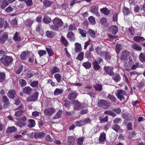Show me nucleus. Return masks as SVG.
Wrapping results in <instances>:
<instances>
[{"mask_svg": "<svg viewBox=\"0 0 145 145\" xmlns=\"http://www.w3.org/2000/svg\"><path fill=\"white\" fill-rule=\"evenodd\" d=\"M101 12L105 15H108L110 13V10L107 8H103L100 9Z\"/></svg>", "mask_w": 145, "mask_h": 145, "instance_id": "nucleus-33", "label": "nucleus"}, {"mask_svg": "<svg viewBox=\"0 0 145 145\" xmlns=\"http://www.w3.org/2000/svg\"><path fill=\"white\" fill-rule=\"evenodd\" d=\"M84 140V138L83 137L78 138L77 142V145H82Z\"/></svg>", "mask_w": 145, "mask_h": 145, "instance_id": "nucleus-54", "label": "nucleus"}, {"mask_svg": "<svg viewBox=\"0 0 145 145\" xmlns=\"http://www.w3.org/2000/svg\"><path fill=\"white\" fill-rule=\"evenodd\" d=\"M27 51V52L25 51L23 52L20 55V57L22 60H25L26 59L28 55V51Z\"/></svg>", "mask_w": 145, "mask_h": 145, "instance_id": "nucleus-24", "label": "nucleus"}, {"mask_svg": "<svg viewBox=\"0 0 145 145\" xmlns=\"http://www.w3.org/2000/svg\"><path fill=\"white\" fill-rule=\"evenodd\" d=\"M88 33L89 36L91 38H95V32L91 29H89L88 31Z\"/></svg>", "mask_w": 145, "mask_h": 145, "instance_id": "nucleus-34", "label": "nucleus"}, {"mask_svg": "<svg viewBox=\"0 0 145 145\" xmlns=\"http://www.w3.org/2000/svg\"><path fill=\"white\" fill-rule=\"evenodd\" d=\"M7 95L10 99H14L16 95V92L14 89L10 90L7 93Z\"/></svg>", "mask_w": 145, "mask_h": 145, "instance_id": "nucleus-15", "label": "nucleus"}, {"mask_svg": "<svg viewBox=\"0 0 145 145\" xmlns=\"http://www.w3.org/2000/svg\"><path fill=\"white\" fill-rule=\"evenodd\" d=\"M54 78L56 79L57 83L60 82L61 79V76L60 74L57 73L54 75Z\"/></svg>", "mask_w": 145, "mask_h": 145, "instance_id": "nucleus-39", "label": "nucleus"}, {"mask_svg": "<svg viewBox=\"0 0 145 145\" xmlns=\"http://www.w3.org/2000/svg\"><path fill=\"white\" fill-rule=\"evenodd\" d=\"M131 47L133 49L137 51H140L142 49V47L136 44H132Z\"/></svg>", "mask_w": 145, "mask_h": 145, "instance_id": "nucleus-37", "label": "nucleus"}, {"mask_svg": "<svg viewBox=\"0 0 145 145\" xmlns=\"http://www.w3.org/2000/svg\"><path fill=\"white\" fill-rule=\"evenodd\" d=\"M55 109L53 108H46L44 110V113L47 116H50L55 112Z\"/></svg>", "mask_w": 145, "mask_h": 145, "instance_id": "nucleus-9", "label": "nucleus"}, {"mask_svg": "<svg viewBox=\"0 0 145 145\" xmlns=\"http://www.w3.org/2000/svg\"><path fill=\"white\" fill-rule=\"evenodd\" d=\"M9 4L7 0H3L1 6V8L2 9H4L7 7Z\"/></svg>", "mask_w": 145, "mask_h": 145, "instance_id": "nucleus-45", "label": "nucleus"}, {"mask_svg": "<svg viewBox=\"0 0 145 145\" xmlns=\"http://www.w3.org/2000/svg\"><path fill=\"white\" fill-rule=\"evenodd\" d=\"M61 42L63 44L64 46L65 47H67V45L69 44V43L67 40L63 36H62L61 37L60 39Z\"/></svg>", "mask_w": 145, "mask_h": 145, "instance_id": "nucleus-41", "label": "nucleus"}, {"mask_svg": "<svg viewBox=\"0 0 145 145\" xmlns=\"http://www.w3.org/2000/svg\"><path fill=\"white\" fill-rule=\"evenodd\" d=\"M112 79L114 80L116 82H118L120 81L121 78L120 75L118 74H116L113 75Z\"/></svg>", "mask_w": 145, "mask_h": 145, "instance_id": "nucleus-30", "label": "nucleus"}, {"mask_svg": "<svg viewBox=\"0 0 145 145\" xmlns=\"http://www.w3.org/2000/svg\"><path fill=\"white\" fill-rule=\"evenodd\" d=\"M82 108L81 104L78 102L75 105L74 108V109L76 110H80Z\"/></svg>", "mask_w": 145, "mask_h": 145, "instance_id": "nucleus-50", "label": "nucleus"}, {"mask_svg": "<svg viewBox=\"0 0 145 145\" xmlns=\"http://www.w3.org/2000/svg\"><path fill=\"white\" fill-rule=\"evenodd\" d=\"M2 102L4 103L3 106L4 108H7L10 104L9 99L6 95H4L2 97Z\"/></svg>", "mask_w": 145, "mask_h": 145, "instance_id": "nucleus-11", "label": "nucleus"}, {"mask_svg": "<svg viewBox=\"0 0 145 145\" xmlns=\"http://www.w3.org/2000/svg\"><path fill=\"white\" fill-rule=\"evenodd\" d=\"M128 31L130 35L133 36L134 35L135 33V31L133 27H132L129 28L128 29Z\"/></svg>", "mask_w": 145, "mask_h": 145, "instance_id": "nucleus-64", "label": "nucleus"}, {"mask_svg": "<svg viewBox=\"0 0 145 145\" xmlns=\"http://www.w3.org/2000/svg\"><path fill=\"white\" fill-rule=\"evenodd\" d=\"M32 88L29 86H26L23 89L22 91L24 93L27 95H30L32 93Z\"/></svg>", "mask_w": 145, "mask_h": 145, "instance_id": "nucleus-16", "label": "nucleus"}, {"mask_svg": "<svg viewBox=\"0 0 145 145\" xmlns=\"http://www.w3.org/2000/svg\"><path fill=\"white\" fill-rule=\"evenodd\" d=\"M122 49L121 46L120 44H117L115 47V52H116L117 55H118L119 54L120 51Z\"/></svg>", "mask_w": 145, "mask_h": 145, "instance_id": "nucleus-35", "label": "nucleus"}, {"mask_svg": "<svg viewBox=\"0 0 145 145\" xmlns=\"http://www.w3.org/2000/svg\"><path fill=\"white\" fill-rule=\"evenodd\" d=\"M139 59L141 62H145V53H141L139 55Z\"/></svg>", "mask_w": 145, "mask_h": 145, "instance_id": "nucleus-32", "label": "nucleus"}, {"mask_svg": "<svg viewBox=\"0 0 145 145\" xmlns=\"http://www.w3.org/2000/svg\"><path fill=\"white\" fill-rule=\"evenodd\" d=\"M6 74L3 72H0V82H3L5 79Z\"/></svg>", "mask_w": 145, "mask_h": 145, "instance_id": "nucleus-46", "label": "nucleus"}, {"mask_svg": "<svg viewBox=\"0 0 145 145\" xmlns=\"http://www.w3.org/2000/svg\"><path fill=\"white\" fill-rule=\"evenodd\" d=\"M19 84L20 86L23 87L25 86L27 84L26 81L23 79H21L19 81Z\"/></svg>", "mask_w": 145, "mask_h": 145, "instance_id": "nucleus-38", "label": "nucleus"}, {"mask_svg": "<svg viewBox=\"0 0 145 145\" xmlns=\"http://www.w3.org/2000/svg\"><path fill=\"white\" fill-rule=\"evenodd\" d=\"M121 119L120 118H117L113 120V122L115 124L121 123Z\"/></svg>", "mask_w": 145, "mask_h": 145, "instance_id": "nucleus-63", "label": "nucleus"}, {"mask_svg": "<svg viewBox=\"0 0 145 145\" xmlns=\"http://www.w3.org/2000/svg\"><path fill=\"white\" fill-rule=\"evenodd\" d=\"M62 111L61 110H59L57 114L53 117V119L54 120L58 119L60 117L62 113Z\"/></svg>", "mask_w": 145, "mask_h": 145, "instance_id": "nucleus-40", "label": "nucleus"}, {"mask_svg": "<svg viewBox=\"0 0 145 145\" xmlns=\"http://www.w3.org/2000/svg\"><path fill=\"white\" fill-rule=\"evenodd\" d=\"M78 95V93L75 91L70 93L68 95V98L69 100L75 99Z\"/></svg>", "mask_w": 145, "mask_h": 145, "instance_id": "nucleus-12", "label": "nucleus"}, {"mask_svg": "<svg viewBox=\"0 0 145 145\" xmlns=\"http://www.w3.org/2000/svg\"><path fill=\"white\" fill-rule=\"evenodd\" d=\"M75 140V138L73 137L69 136L68 137L67 145H74Z\"/></svg>", "mask_w": 145, "mask_h": 145, "instance_id": "nucleus-22", "label": "nucleus"}, {"mask_svg": "<svg viewBox=\"0 0 145 145\" xmlns=\"http://www.w3.org/2000/svg\"><path fill=\"white\" fill-rule=\"evenodd\" d=\"M63 92V90L62 89L59 88H56L54 91V95H57L61 94Z\"/></svg>", "mask_w": 145, "mask_h": 145, "instance_id": "nucleus-51", "label": "nucleus"}, {"mask_svg": "<svg viewBox=\"0 0 145 145\" xmlns=\"http://www.w3.org/2000/svg\"><path fill=\"white\" fill-rule=\"evenodd\" d=\"M79 34L81 35L82 37H86V31L82 28H79L78 29Z\"/></svg>", "mask_w": 145, "mask_h": 145, "instance_id": "nucleus-27", "label": "nucleus"}, {"mask_svg": "<svg viewBox=\"0 0 145 145\" xmlns=\"http://www.w3.org/2000/svg\"><path fill=\"white\" fill-rule=\"evenodd\" d=\"M117 91V93L116 95L120 101H122L125 99V96H127V98H128L127 93L125 91L121 89H118Z\"/></svg>", "mask_w": 145, "mask_h": 145, "instance_id": "nucleus-4", "label": "nucleus"}, {"mask_svg": "<svg viewBox=\"0 0 145 145\" xmlns=\"http://www.w3.org/2000/svg\"><path fill=\"white\" fill-rule=\"evenodd\" d=\"M75 51L76 52L78 53L80 52L82 50V48L80 44L76 42L75 44Z\"/></svg>", "mask_w": 145, "mask_h": 145, "instance_id": "nucleus-26", "label": "nucleus"}, {"mask_svg": "<svg viewBox=\"0 0 145 145\" xmlns=\"http://www.w3.org/2000/svg\"><path fill=\"white\" fill-rule=\"evenodd\" d=\"M84 52H80L78 55L76 57V59L79 60L81 61L84 58Z\"/></svg>", "mask_w": 145, "mask_h": 145, "instance_id": "nucleus-47", "label": "nucleus"}, {"mask_svg": "<svg viewBox=\"0 0 145 145\" xmlns=\"http://www.w3.org/2000/svg\"><path fill=\"white\" fill-rule=\"evenodd\" d=\"M133 40L137 42H140L145 40V39L143 37L139 36H136L134 37Z\"/></svg>", "mask_w": 145, "mask_h": 145, "instance_id": "nucleus-29", "label": "nucleus"}, {"mask_svg": "<svg viewBox=\"0 0 145 145\" xmlns=\"http://www.w3.org/2000/svg\"><path fill=\"white\" fill-rule=\"evenodd\" d=\"M53 25L50 26V28L54 31H57L59 27L62 26L63 23L61 20L58 17H56L52 20Z\"/></svg>", "mask_w": 145, "mask_h": 145, "instance_id": "nucleus-1", "label": "nucleus"}, {"mask_svg": "<svg viewBox=\"0 0 145 145\" xmlns=\"http://www.w3.org/2000/svg\"><path fill=\"white\" fill-rule=\"evenodd\" d=\"M82 66L86 69H89L91 67V63L88 61L84 62Z\"/></svg>", "mask_w": 145, "mask_h": 145, "instance_id": "nucleus-36", "label": "nucleus"}, {"mask_svg": "<svg viewBox=\"0 0 145 145\" xmlns=\"http://www.w3.org/2000/svg\"><path fill=\"white\" fill-rule=\"evenodd\" d=\"M13 40L16 42H19L21 40V39L20 35H19L18 32H16L13 37Z\"/></svg>", "mask_w": 145, "mask_h": 145, "instance_id": "nucleus-23", "label": "nucleus"}, {"mask_svg": "<svg viewBox=\"0 0 145 145\" xmlns=\"http://www.w3.org/2000/svg\"><path fill=\"white\" fill-rule=\"evenodd\" d=\"M75 124L77 126H81L85 125L84 122L83 121H77L75 122Z\"/></svg>", "mask_w": 145, "mask_h": 145, "instance_id": "nucleus-58", "label": "nucleus"}, {"mask_svg": "<svg viewBox=\"0 0 145 145\" xmlns=\"http://www.w3.org/2000/svg\"><path fill=\"white\" fill-rule=\"evenodd\" d=\"M13 60L12 57L5 55L0 58V62L5 66L8 67L12 63Z\"/></svg>", "mask_w": 145, "mask_h": 145, "instance_id": "nucleus-2", "label": "nucleus"}, {"mask_svg": "<svg viewBox=\"0 0 145 145\" xmlns=\"http://www.w3.org/2000/svg\"><path fill=\"white\" fill-rule=\"evenodd\" d=\"M43 22L45 24H49L50 23L51 21V20L49 17H44L43 19Z\"/></svg>", "mask_w": 145, "mask_h": 145, "instance_id": "nucleus-60", "label": "nucleus"}, {"mask_svg": "<svg viewBox=\"0 0 145 145\" xmlns=\"http://www.w3.org/2000/svg\"><path fill=\"white\" fill-rule=\"evenodd\" d=\"M76 29V27L75 25L71 24L69 26V31H71L74 30H75Z\"/></svg>", "mask_w": 145, "mask_h": 145, "instance_id": "nucleus-59", "label": "nucleus"}, {"mask_svg": "<svg viewBox=\"0 0 145 145\" xmlns=\"http://www.w3.org/2000/svg\"><path fill=\"white\" fill-rule=\"evenodd\" d=\"M124 14L126 15H127L130 13L129 10V9L125 7H123L122 10Z\"/></svg>", "mask_w": 145, "mask_h": 145, "instance_id": "nucleus-56", "label": "nucleus"}, {"mask_svg": "<svg viewBox=\"0 0 145 145\" xmlns=\"http://www.w3.org/2000/svg\"><path fill=\"white\" fill-rule=\"evenodd\" d=\"M24 2L26 3L27 6L28 7L31 6L33 4L32 0H25Z\"/></svg>", "mask_w": 145, "mask_h": 145, "instance_id": "nucleus-62", "label": "nucleus"}, {"mask_svg": "<svg viewBox=\"0 0 145 145\" xmlns=\"http://www.w3.org/2000/svg\"><path fill=\"white\" fill-rule=\"evenodd\" d=\"M45 135V133L40 131L35 132L34 134V137L35 139L40 138Z\"/></svg>", "mask_w": 145, "mask_h": 145, "instance_id": "nucleus-14", "label": "nucleus"}, {"mask_svg": "<svg viewBox=\"0 0 145 145\" xmlns=\"http://www.w3.org/2000/svg\"><path fill=\"white\" fill-rule=\"evenodd\" d=\"M93 87L96 90L100 91L102 89V86L101 84H96L93 86Z\"/></svg>", "mask_w": 145, "mask_h": 145, "instance_id": "nucleus-43", "label": "nucleus"}, {"mask_svg": "<svg viewBox=\"0 0 145 145\" xmlns=\"http://www.w3.org/2000/svg\"><path fill=\"white\" fill-rule=\"evenodd\" d=\"M53 2L49 0H44L43 2V5L46 7H49L51 6Z\"/></svg>", "mask_w": 145, "mask_h": 145, "instance_id": "nucleus-53", "label": "nucleus"}, {"mask_svg": "<svg viewBox=\"0 0 145 145\" xmlns=\"http://www.w3.org/2000/svg\"><path fill=\"white\" fill-rule=\"evenodd\" d=\"M17 130V128L14 126L8 127L6 130V133L9 134L14 133Z\"/></svg>", "mask_w": 145, "mask_h": 145, "instance_id": "nucleus-21", "label": "nucleus"}, {"mask_svg": "<svg viewBox=\"0 0 145 145\" xmlns=\"http://www.w3.org/2000/svg\"><path fill=\"white\" fill-rule=\"evenodd\" d=\"M112 128L116 132H118L120 130V127L116 124H114L112 127Z\"/></svg>", "mask_w": 145, "mask_h": 145, "instance_id": "nucleus-44", "label": "nucleus"}, {"mask_svg": "<svg viewBox=\"0 0 145 145\" xmlns=\"http://www.w3.org/2000/svg\"><path fill=\"white\" fill-rule=\"evenodd\" d=\"M94 50L93 45H92L89 48L88 50H87L85 53V57L87 59H89L91 58L93 56V54L91 53Z\"/></svg>", "mask_w": 145, "mask_h": 145, "instance_id": "nucleus-10", "label": "nucleus"}, {"mask_svg": "<svg viewBox=\"0 0 145 145\" xmlns=\"http://www.w3.org/2000/svg\"><path fill=\"white\" fill-rule=\"evenodd\" d=\"M8 35L5 32L0 37V43H4L8 39Z\"/></svg>", "mask_w": 145, "mask_h": 145, "instance_id": "nucleus-17", "label": "nucleus"}, {"mask_svg": "<svg viewBox=\"0 0 145 145\" xmlns=\"http://www.w3.org/2000/svg\"><path fill=\"white\" fill-rule=\"evenodd\" d=\"M107 98L110 100L111 102H116V99L113 95L110 94L108 95L107 96Z\"/></svg>", "mask_w": 145, "mask_h": 145, "instance_id": "nucleus-49", "label": "nucleus"}, {"mask_svg": "<svg viewBox=\"0 0 145 145\" xmlns=\"http://www.w3.org/2000/svg\"><path fill=\"white\" fill-rule=\"evenodd\" d=\"M88 19L91 24L94 25L95 24L96 22L95 18L93 16H89L88 17Z\"/></svg>", "mask_w": 145, "mask_h": 145, "instance_id": "nucleus-48", "label": "nucleus"}, {"mask_svg": "<svg viewBox=\"0 0 145 145\" xmlns=\"http://www.w3.org/2000/svg\"><path fill=\"white\" fill-rule=\"evenodd\" d=\"M15 124L16 125L18 126L19 127L22 128L25 126L26 125V123L25 122L20 121L15 122Z\"/></svg>", "mask_w": 145, "mask_h": 145, "instance_id": "nucleus-31", "label": "nucleus"}, {"mask_svg": "<svg viewBox=\"0 0 145 145\" xmlns=\"http://www.w3.org/2000/svg\"><path fill=\"white\" fill-rule=\"evenodd\" d=\"M46 49L49 56H52L54 55V52L52 48H46Z\"/></svg>", "mask_w": 145, "mask_h": 145, "instance_id": "nucleus-55", "label": "nucleus"}, {"mask_svg": "<svg viewBox=\"0 0 145 145\" xmlns=\"http://www.w3.org/2000/svg\"><path fill=\"white\" fill-rule=\"evenodd\" d=\"M39 93L35 92L31 95L29 96L26 99V101L28 102L36 101L38 100Z\"/></svg>", "mask_w": 145, "mask_h": 145, "instance_id": "nucleus-6", "label": "nucleus"}, {"mask_svg": "<svg viewBox=\"0 0 145 145\" xmlns=\"http://www.w3.org/2000/svg\"><path fill=\"white\" fill-rule=\"evenodd\" d=\"M39 82L38 81H34L30 84L31 86L33 88H38Z\"/></svg>", "mask_w": 145, "mask_h": 145, "instance_id": "nucleus-57", "label": "nucleus"}, {"mask_svg": "<svg viewBox=\"0 0 145 145\" xmlns=\"http://www.w3.org/2000/svg\"><path fill=\"white\" fill-rule=\"evenodd\" d=\"M129 52L126 50L123 51L121 53L120 59L121 60L122 62L127 59V58L129 55Z\"/></svg>", "mask_w": 145, "mask_h": 145, "instance_id": "nucleus-8", "label": "nucleus"}, {"mask_svg": "<svg viewBox=\"0 0 145 145\" xmlns=\"http://www.w3.org/2000/svg\"><path fill=\"white\" fill-rule=\"evenodd\" d=\"M103 63V59L100 57H98L97 58V60H94L92 62V67L95 71L99 70L101 68L99 64Z\"/></svg>", "mask_w": 145, "mask_h": 145, "instance_id": "nucleus-3", "label": "nucleus"}, {"mask_svg": "<svg viewBox=\"0 0 145 145\" xmlns=\"http://www.w3.org/2000/svg\"><path fill=\"white\" fill-rule=\"evenodd\" d=\"M110 103L106 100L101 99L97 103V106L99 107H105L107 108L111 106Z\"/></svg>", "mask_w": 145, "mask_h": 145, "instance_id": "nucleus-5", "label": "nucleus"}, {"mask_svg": "<svg viewBox=\"0 0 145 145\" xmlns=\"http://www.w3.org/2000/svg\"><path fill=\"white\" fill-rule=\"evenodd\" d=\"M98 6L97 5L92 6L90 8V11L96 16H98L99 15L98 12Z\"/></svg>", "mask_w": 145, "mask_h": 145, "instance_id": "nucleus-18", "label": "nucleus"}, {"mask_svg": "<svg viewBox=\"0 0 145 145\" xmlns=\"http://www.w3.org/2000/svg\"><path fill=\"white\" fill-rule=\"evenodd\" d=\"M67 37L71 41H74L75 40L74 34L72 31L68 32L67 35Z\"/></svg>", "mask_w": 145, "mask_h": 145, "instance_id": "nucleus-19", "label": "nucleus"}, {"mask_svg": "<svg viewBox=\"0 0 145 145\" xmlns=\"http://www.w3.org/2000/svg\"><path fill=\"white\" fill-rule=\"evenodd\" d=\"M108 117L107 116L104 117L103 116H101L99 117V119L100 120V123H103L104 122H106L108 121Z\"/></svg>", "mask_w": 145, "mask_h": 145, "instance_id": "nucleus-28", "label": "nucleus"}, {"mask_svg": "<svg viewBox=\"0 0 145 145\" xmlns=\"http://www.w3.org/2000/svg\"><path fill=\"white\" fill-rule=\"evenodd\" d=\"M28 123L27 124V127L30 128H32L34 127L35 125V122L33 119H29L28 120Z\"/></svg>", "mask_w": 145, "mask_h": 145, "instance_id": "nucleus-25", "label": "nucleus"}, {"mask_svg": "<svg viewBox=\"0 0 145 145\" xmlns=\"http://www.w3.org/2000/svg\"><path fill=\"white\" fill-rule=\"evenodd\" d=\"M54 34V33L53 32L49 31H47L46 32V35L48 38H51L53 37Z\"/></svg>", "mask_w": 145, "mask_h": 145, "instance_id": "nucleus-42", "label": "nucleus"}, {"mask_svg": "<svg viewBox=\"0 0 145 145\" xmlns=\"http://www.w3.org/2000/svg\"><path fill=\"white\" fill-rule=\"evenodd\" d=\"M104 70L106 73L110 76H113L114 73L113 71V68L109 66H105L104 67Z\"/></svg>", "mask_w": 145, "mask_h": 145, "instance_id": "nucleus-7", "label": "nucleus"}, {"mask_svg": "<svg viewBox=\"0 0 145 145\" xmlns=\"http://www.w3.org/2000/svg\"><path fill=\"white\" fill-rule=\"evenodd\" d=\"M105 59L108 62H110L111 59V56L109 54V52H108L105 56Z\"/></svg>", "mask_w": 145, "mask_h": 145, "instance_id": "nucleus-61", "label": "nucleus"}, {"mask_svg": "<svg viewBox=\"0 0 145 145\" xmlns=\"http://www.w3.org/2000/svg\"><path fill=\"white\" fill-rule=\"evenodd\" d=\"M59 68L58 67L55 66L51 70V74L53 75L54 73L59 72Z\"/></svg>", "mask_w": 145, "mask_h": 145, "instance_id": "nucleus-52", "label": "nucleus"}, {"mask_svg": "<svg viewBox=\"0 0 145 145\" xmlns=\"http://www.w3.org/2000/svg\"><path fill=\"white\" fill-rule=\"evenodd\" d=\"M106 139V134L103 132L101 133L99 138V140L100 143L104 144Z\"/></svg>", "mask_w": 145, "mask_h": 145, "instance_id": "nucleus-20", "label": "nucleus"}, {"mask_svg": "<svg viewBox=\"0 0 145 145\" xmlns=\"http://www.w3.org/2000/svg\"><path fill=\"white\" fill-rule=\"evenodd\" d=\"M109 31L112 34L115 35L118 31V27L116 25H111L109 28Z\"/></svg>", "mask_w": 145, "mask_h": 145, "instance_id": "nucleus-13", "label": "nucleus"}]
</instances>
